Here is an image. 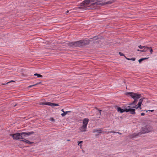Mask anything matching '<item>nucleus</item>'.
Returning <instances> with one entry per match:
<instances>
[{
  "label": "nucleus",
  "instance_id": "1",
  "mask_svg": "<svg viewBox=\"0 0 157 157\" xmlns=\"http://www.w3.org/2000/svg\"><path fill=\"white\" fill-rule=\"evenodd\" d=\"M114 1H109L106 2H103L101 0H85L80 4L78 8L86 10H94L98 7L106 4H111Z\"/></svg>",
  "mask_w": 157,
  "mask_h": 157
},
{
  "label": "nucleus",
  "instance_id": "2",
  "mask_svg": "<svg viewBox=\"0 0 157 157\" xmlns=\"http://www.w3.org/2000/svg\"><path fill=\"white\" fill-rule=\"evenodd\" d=\"M90 42V40H82L68 43V45L72 47H83L88 45Z\"/></svg>",
  "mask_w": 157,
  "mask_h": 157
},
{
  "label": "nucleus",
  "instance_id": "3",
  "mask_svg": "<svg viewBox=\"0 0 157 157\" xmlns=\"http://www.w3.org/2000/svg\"><path fill=\"white\" fill-rule=\"evenodd\" d=\"M151 131H152L151 127L149 125H147L144 127L142 128L140 132L138 133H134L130 135L129 136V137L130 139L135 137H137L142 134L149 132Z\"/></svg>",
  "mask_w": 157,
  "mask_h": 157
},
{
  "label": "nucleus",
  "instance_id": "4",
  "mask_svg": "<svg viewBox=\"0 0 157 157\" xmlns=\"http://www.w3.org/2000/svg\"><path fill=\"white\" fill-rule=\"evenodd\" d=\"M10 136H12L13 140H18L21 139V141L26 143L29 144H32L33 143V142H30L28 140L24 139L22 136V132L21 133H16L13 134H10Z\"/></svg>",
  "mask_w": 157,
  "mask_h": 157
},
{
  "label": "nucleus",
  "instance_id": "5",
  "mask_svg": "<svg viewBox=\"0 0 157 157\" xmlns=\"http://www.w3.org/2000/svg\"><path fill=\"white\" fill-rule=\"evenodd\" d=\"M126 94L132 97L133 99L138 100V99L141 97V94L137 93H135L133 92H127Z\"/></svg>",
  "mask_w": 157,
  "mask_h": 157
},
{
  "label": "nucleus",
  "instance_id": "6",
  "mask_svg": "<svg viewBox=\"0 0 157 157\" xmlns=\"http://www.w3.org/2000/svg\"><path fill=\"white\" fill-rule=\"evenodd\" d=\"M130 106H124L123 107V108L124 109H122L120 107H117V109L118 112H120L121 113H123L124 112H126L127 108H130Z\"/></svg>",
  "mask_w": 157,
  "mask_h": 157
},
{
  "label": "nucleus",
  "instance_id": "7",
  "mask_svg": "<svg viewBox=\"0 0 157 157\" xmlns=\"http://www.w3.org/2000/svg\"><path fill=\"white\" fill-rule=\"evenodd\" d=\"M41 104L49 105L52 107L58 106L59 105L58 104H56L48 102H44V103H41Z\"/></svg>",
  "mask_w": 157,
  "mask_h": 157
},
{
  "label": "nucleus",
  "instance_id": "8",
  "mask_svg": "<svg viewBox=\"0 0 157 157\" xmlns=\"http://www.w3.org/2000/svg\"><path fill=\"white\" fill-rule=\"evenodd\" d=\"M127 108L126 112H130V114L132 115H135L136 114L135 111L136 110L134 108Z\"/></svg>",
  "mask_w": 157,
  "mask_h": 157
},
{
  "label": "nucleus",
  "instance_id": "9",
  "mask_svg": "<svg viewBox=\"0 0 157 157\" xmlns=\"http://www.w3.org/2000/svg\"><path fill=\"white\" fill-rule=\"evenodd\" d=\"M35 132L33 131H32L31 132H22V134L23 136H29L31 135H33L34 134Z\"/></svg>",
  "mask_w": 157,
  "mask_h": 157
},
{
  "label": "nucleus",
  "instance_id": "10",
  "mask_svg": "<svg viewBox=\"0 0 157 157\" xmlns=\"http://www.w3.org/2000/svg\"><path fill=\"white\" fill-rule=\"evenodd\" d=\"M87 126L85 125H83L82 127L79 128V130L81 132H85L86 131Z\"/></svg>",
  "mask_w": 157,
  "mask_h": 157
},
{
  "label": "nucleus",
  "instance_id": "11",
  "mask_svg": "<svg viewBox=\"0 0 157 157\" xmlns=\"http://www.w3.org/2000/svg\"><path fill=\"white\" fill-rule=\"evenodd\" d=\"M89 119L88 118H85L83 121V125L87 126V124L89 122Z\"/></svg>",
  "mask_w": 157,
  "mask_h": 157
},
{
  "label": "nucleus",
  "instance_id": "12",
  "mask_svg": "<svg viewBox=\"0 0 157 157\" xmlns=\"http://www.w3.org/2000/svg\"><path fill=\"white\" fill-rule=\"evenodd\" d=\"M144 99V98H143L140 99V100H139V102L137 104L138 107H140V108H141V105L142 104V102L143 101V99Z\"/></svg>",
  "mask_w": 157,
  "mask_h": 157
},
{
  "label": "nucleus",
  "instance_id": "13",
  "mask_svg": "<svg viewBox=\"0 0 157 157\" xmlns=\"http://www.w3.org/2000/svg\"><path fill=\"white\" fill-rule=\"evenodd\" d=\"M134 100L133 101V102L129 104V105H135L137 103V101L138 100H135V99H134Z\"/></svg>",
  "mask_w": 157,
  "mask_h": 157
},
{
  "label": "nucleus",
  "instance_id": "14",
  "mask_svg": "<svg viewBox=\"0 0 157 157\" xmlns=\"http://www.w3.org/2000/svg\"><path fill=\"white\" fill-rule=\"evenodd\" d=\"M144 49H143V51H144V52H147V50H149V47H147L146 46H144Z\"/></svg>",
  "mask_w": 157,
  "mask_h": 157
},
{
  "label": "nucleus",
  "instance_id": "15",
  "mask_svg": "<svg viewBox=\"0 0 157 157\" xmlns=\"http://www.w3.org/2000/svg\"><path fill=\"white\" fill-rule=\"evenodd\" d=\"M148 58H141L138 61L140 63L141 62H142L143 60H145L146 59H147Z\"/></svg>",
  "mask_w": 157,
  "mask_h": 157
},
{
  "label": "nucleus",
  "instance_id": "16",
  "mask_svg": "<svg viewBox=\"0 0 157 157\" xmlns=\"http://www.w3.org/2000/svg\"><path fill=\"white\" fill-rule=\"evenodd\" d=\"M125 57L126 59H127V60H132L133 61H134L136 60V58H128L126 57L125 56Z\"/></svg>",
  "mask_w": 157,
  "mask_h": 157
},
{
  "label": "nucleus",
  "instance_id": "17",
  "mask_svg": "<svg viewBox=\"0 0 157 157\" xmlns=\"http://www.w3.org/2000/svg\"><path fill=\"white\" fill-rule=\"evenodd\" d=\"M34 75L37 76L38 78H41L43 76L42 75L38 74L37 73H35L34 74Z\"/></svg>",
  "mask_w": 157,
  "mask_h": 157
},
{
  "label": "nucleus",
  "instance_id": "18",
  "mask_svg": "<svg viewBox=\"0 0 157 157\" xmlns=\"http://www.w3.org/2000/svg\"><path fill=\"white\" fill-rule=\"evenodd\" d=\"M135 106H133V107H131L132 108H135V109H141V108H140V107H138V105H134Z\"/></svg>",
  "mask_w": 157,
  "mask_h": 157
},
{
  "label": "nucleus",
  "instance_id": "19",
  "mask_svg": "<svg viewBox=\"0 0 157 157\" xmlns=\"http://www.w3.org/2000/svg\"><path fill=\"white\" fill-rule=\"evenodd\" d=\"M40 83H41V82H38L37 83H36V84H35L34 85L29 86H28V87L31 88V87H32L33 86H36V85H37L39 84H40Z\"/></svg>",
  "mask_w": 157,
  "mask_h": 157
},
{
  "label": "nucleus",
  "instance_id": "20",
  "mask_svg": "<svg viewBox=\"0 0 157 157\" xmlns=\"http://www.w3.org/2000/svg\"><path fill=\"white\" fill-rule=\"evenodd\" d=\"M67 114V111L63 112V113L61 114V115L62 117L65 116Z\"/></svg>",
  "mask_w": 157,
  "mask_h": 157
},
{
  "label": "nucleus",
  "instance_id": "21",
  "mask_svg": "<svg viewBox=\"0 0 157 157\" xmlns=\"http://www.w3.org/2000/svg\"><path fill=\"white\" fill-rule=\"evenodd\" d=\"M97 132L98 133H102V131H101V128H100L99 129H98V132Z\"/></svg>",
  "mask_w": 157,
  "mask_h": 157
},
{
  "label": "nucleus",
  "instance_id": "22",
  "mask_svg": "<svg viewBox=\"0 0 157 157\" xmlns=\"http://www.w3.org/2000/svg\"><path fill=\"white\" fill-rule=\"evenodd\" d=\"M82 142H83L82 141H78V145H80V146H81V145L80 144H82Z\"/></svg>",
  "mask_w": 157,
  "mask_h": 157
},
{
  "label": "nucleus",
  "instance_id": "23",
  "mask_svg": "<svg viewBox=\"0 0 157 157\" xmlns=\"http://www.w3.org/2000/svg\"><path fill=\"white\" fill-rule=\"evenodd\" d=\"M119 53L121 56H125L121 52H119Z\"/></svg>",
  "mask_w": 157,
  "mask_h": 157
},
{
  "label": "nucleus",
  "instance_id": "24",
  "mask_svg": "<svg viewBox=\"0 0 157 157\" xmlns=\"http://www.w3.org/2000/svg\"><path fill=\"white\" fill-rule=\"evenodd\" d=\"M139 48L141 49H143L144 48V46H142L141 45H140L139 46Z\"/></svg>",
  "mask_w": 157,
  "mask_h": 157
},
{
  "label": "nucleus",
  "instance_id": "25",
  "mask_svg": "<svg viewBox=\"0 0 157 157\" xmlns=\"http://www.w3.org/2000/svg\"><path fill=\"white\" fill-rule=\"evenodd\" d=\"M149 49L150 50V52H151V53H152V52H153V50L151 48L149 47Z\"/></svg>",
  "mask_w": 157,
  "mask_h": 157
},
{
  "label": "nucleus",
  "instance_id": "26",
  "mask_svg": "<svg viewBox=\"0 0 157 157\" xmlns=\"http://www.w3.org/2000/svg\"><path fill=\"white\" fill-rule=\"evenodd\" d=\"M117 133V132H114V131H109V132H107V133Z\"/></svg>",
  "mask_w": 157,
  "mask_h": 157
},
{
  "label": "nucleus",
  "instance_id": "27",
  "mask_svg": "<svg viewBox=\"0 0 157 157\" xmlns=\"http://www.w3.org/2000/svg\"><path fill=\"white\" fill-rule=\"evenodd\" d=\"M96 109H97L98 110V111L99 112L100 115H101V111H102V110H101L99 109L98 108H97Z\"/></svg>",
  "mask_w": 157,
  "mask_h": 157
},
{
  "label": "nucleus",
  "instance_id": "28",
  "mask_svg": "<svg viewBox=\"0 0 157 157\" xmlns=\"http://www.w3.org/2000/svg\"><path fill=\"white\" fill-rule=\"evenodd\" d=\"M98 129H94L93 130V133H95V132H98Z\"/></svg>",
  "mask_w": 157,
  "mask_h": 157
},
{
  "label": "nucleus",
  "instance_id": "29",
  "mask_svg": "<svg viewBox=\"0 0 157 157\" xmlns=\"http://www.w3.org/2000/svg\"><path fill=\"white\" fill-rule=\"evenodd\" d=\"M50 120V121H55L54 119L53 118H51Z\"/></svg>",
  "mask_w": 157,
  "mask_h": 157
},
{
  "label": "nucleus",
  "instance_id": "30",
  "mask_svg": "<svg viewBox=\"0 0 157 157\" xmlns=\"http://www.w3.org/2000/svg\"><path fill=\"white\" fill-rule=\"evenodd\" d=\"M145 115V113H141V116H144Z\"/></svg>",
  "mask_w": 157,
  "mask_h": 157
},
{
  "label": "nucleus",
  "instance_id": "31",
  "mask_svg": "<svg viewBox=\"0 0 157 157\" xmlns=\"http://www.w3.org/2000/svg\"><path fill=\"white\" fill-rule=\"evenodd\" d=\"M14 82V81H13V80H12V81H10V82H7L6 84H8V83H10V82Z\"/></svg>",
  "mask_w": 157,
  "mask_h": 157
},
{
  "label": "nucleus",
  "instance_id": "32",
  "mask_svg": "<svg viewBox=\"0 0 157 157\" xmlns=\"http://www.w3.org/2000/svg\"><path fill=\"white\" fill-rule=\"evenodd\" d=\"M117 133H118V134H119V135H121V133H120V132H117Z\"/></svg>",
  "mask_w": 157,
  "mask_h": 157
},
{
  "label": "nucleus",
  "instance_id": "33",
  "mask_svg": "<svg viewBox=\"0 0 157 157\" xmlns=\"http://www.w3.org/2000/svg\"><path fill=\"white\" fill-rule=\"evenodd\" d=\"M148 111H151V112H153L154 111V110H148Z\"/></svg>",
  "mask_w": 157,
  "mask_h": 157
},
{
  "label": "nucleus",
  "instance_id": "34",
  "mask_svg": "<svg viewBox=\"0 0 157 157\" xmlns=\"http://www.w3.org/2000/svg\"><path fill=\"white\" fill-rule=\"evenodd\" d=\"M67 113H71V111H67Z\"/></svg>",
  "mask_w": 157,
  "mask_h": 157
},
{
  "label": "nucleus",
  "instance_id": "35",
  "mask_svg": "<svg viewBox=\"0 0 157 157\" xmlns=\"http://www.w3.org/2000/svg\"><path fill=\"white\" fill-rule=\"evenodd\" d=\"M61 111H62V112H64V110H63V109H61Z\"/></svg>",
  "mask_w": 157,
  "mask_h": 157
},
{
  "label": "nucleus",
  "instance_id": "36",
  "mask_svg": "<svg viewBox=\"0 0 157 157\" xmlns=\"http://www.w3.org/2000/svg\"><path fill=\"white\" fill-rule=\"evenodd\" d=\"M106 132H102V133H106Z\"/></svg>",
  "mask_w": 157,
  "mask_h": 157
},
{
  "label": "nucleus",
  "instance_id": "37",
  "mask_svg": "<svg viewBox=\"0 0 157 157\" xmlns=\"http://www.w3.org/2000/svg\"><path fill=\"white\" fill-rule=\"evenodd\" d=\"M96 36H95V37H94L93 38L95 39V40L96 39Z\"/></svg>",
  "mask_w": 157,
  "mask_h": 157
},
{
  "label": "nucleus",
  "instance_id": "38",
  "mask_svg": "<svg viewBox=\"0 0 157 157\" xmlns=\"http://www.w3.org/2000/svg\"><path fill=\"white\" fill-rule=\"evenodd\" d=\"M140 52H144V51H143V50H140Z\"/></svg>",
  "mask_w": 157,
  "mask_h": 157
},
{
  "label": "nucleus",
  "instance_id": "39",
  "mask_svg": "<svg viewBox=\"0 0 157 157\" xmlns=\"http://www.w3.org/2000/svg\"><path fill=\"white\" fill-rule=\"evenodd\" d=\"M137 51H140V50L139 49H138V50H137Z\"/></svg>",
  "mask_w": 157,
  "mask_h": 157
},
{
  "label": "nucleus",
  "instance_id": "40",
  "mask_svg": "<svg viewBox=\"0 0 157 157\" xmlns=\"http://www.w3.org/2000/svg\"><path fill=\"white\" fill-rule=\"evenodd\" d=\"M17 105V104H15V105L14 106V107H15V106H16Z\"/></svg>",
  "mask_w": 157,
  "mask_h": 157
},
{
  "label": "nucleus",
  "instance_id": "41",
  "mask_svg": "<svg viewBox=\"0 0 157 157\" xmlns=\"http://www.w3.org/2000/svg\"><path fill=\"white\" fill-rule=\"evenodd\" d=\"M68 12H69V11H68H68H67V13H68Z\"/></svg>",
  "mask_w": 157,
  "mask_h": 157
},
{
  "label": "nucleus",
  "instance_id": "42",
  "mask_svg": "<svg viewBox=\"0 0 157 157\" xmlns=\"http://www.w3.org/2000/svg\"><path fill=\"white\" fill-rule=\"evenodd\" d=\"M67 140V141H70V140Z\"/></svg>",
  "mask_w": 157,
  "mask_h": 157
},
{
  "label": "nucleus",
  "instance_id": "43",
  "mask_svg": "<svg viewBox=\"0 0 157 157\" xmlns=\"http://www.w3.org/2000/svg\"><path fill=\"white\" fill-rule=\"evenodd\" d=\"M5 84H2V85H5Z\"/></svg>",
  "mask_w": 157,
  "mask_h": 157
}]
</instances>
